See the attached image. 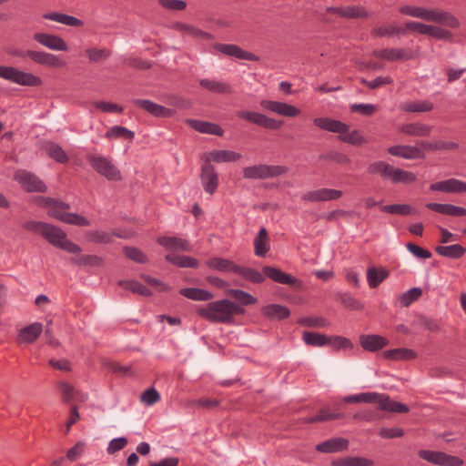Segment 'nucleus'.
<instances>
[{"label":"nucleus","mask_w":466,"mask_h":466,"mask_svg":"<svg viewBox=\"0 0 466 466\" xmlns=\"http://www.w3.org/2000/svg\"><path fill=\"white\" fill-rule=\"evenodd\" d=\"M70 262L78 267H101L104 260L96 255H82L77 258H71Z\"/></svg>","instance_id":"47"},{"label":"nucleus","mask_w":466,"mask_h":466,"mask_svg":"<svg viewBox=\"0 0 466 466\" xmlns=\"http://www.w3.org/2000/svg\"><path fill=\"white\" fill-rule=\"evenodd\" d=\"M238 117L246 120L251 124L257 125L258 127H264L269 130H278L279 129L283 124V120H278L272 117H269L262 113L248 111V110H240L237 112Z\"/></svg>","instance_id":"9"},{"label":"nucleus","mask_w":466,"mask_h":466,"mask_svg":"<svg viewBox=\"0 0 466 466\" xmlns=\"http://www.w3.org/2000/svg\"><path fill=\"white\" fill-rule=\"evenodd\" d=\"M390 343L389 339L383 336L376 334L361 335L360 336V344L363 350L374 352L378 351Z\"/></svg>","instance_id":"25"},{"label":"nucleus","mask_w":466,"mask_h":466,"mask_svg":"<svg viewBox=\"0 0 466 466\" xmlns=\"http://www.w3.org/2000/svg\"><path fill=\"white\" fill-rule=\"evenodd\" d=\"M430 189L431 191L461 194L466 192V182L457 178H449L431 184Z\"/></svg>","instance_id":"22"},{"label":"nucleus","mask_w":466,"mask_h":466,"mask_svg":"<svg viewBox=\"0 0 466 466\" xmlns=\"http://www.w3.org/2000/svg\"><path fill=\"white\" fill-rule=\"evenodd\" d=\"M419 145L420 147L430 151H445V150H456L459 148V144L452 141H442L438 140L434 142L420 141Z\"/></svg>","instance_id":"43"},{"label":"nucleus","mask_w":466,"mask_h":466,"mask_svg":"<svg viewBox=\"0 0 466 466\" xmlns=\"http://www.w3.org/2000/svg\"><path fill=\"white\" fill-rule=\"evenodd\" d=\"M269 250L268 236L267 229L262 227L258 234L254 238V253L256 256L263 258Z\"/></svg>","instance_id":"37"},{"label":"nucleus","mask_w":466,"mask_h":466,"mask_svg":"<svg viewBox=\"0 0 466 466\" xmlns=\"http://www.w3.org/2000/svg\"><path fill=\"white\" fill-rule=\"evenodd\" d=\"M342 191L332 188H319L309 191L302 196V200L309 202H320L339 199Z\"/></svg>","instance_id":"21"},{"label":"nucleus","mask_w":466,"mask_h":466,"mask_svg":"<svg viewBox=\"0 0 466 466\" xmlns=\"http://www.w3.org/2000/svg\"><path fill=\"white\" fill-rule=\"evenodd\" d=\"M435 252L444 258L451 259H459L466 253V248L461 244H453L450 246H438Z\"/></svg>","instance_id":"34"},{"label":"nucleus","mask_w":466,"mask_h":466,"mask_svg":"<svg viewBox=\"0 0 466 466\" xmlns=\"http://www.w3.org/2000/svg\"><path fill=\"white\" fill-rule=\"evenodd\" d=\"M62 222L79 227L90 226V221L87 218L76 213L66 212L65 216L63 217Z\"/></svg>","instance_id":"61"},{"label":"nucleus","mask_w":466,"mask_h":466,"mask_svg":"<svg viewBox=\"0 0 466 466\" xmlns=\"http://www.w3.org/2000/svg\"><path fill=\"white\" fill-rule=\"evenodd\" d=\"M370 16V13L362 5H347L344 18L356 19V18H367Z\"/></svg>","instance_id":"59"},{"label":"nucleus","mask_w":466,"mask_h":466,"mask_svg":"<svg viewBox=\"0 0 466 466\" xmlns=\"http://www.w3.org/2000/svg\"><path fill=\"white\" fill-rule=\"evenodd\" d=\"M27 54L28 57L37 65L55 68L64 67L66 65L65 60L52 53L27 50Z\"/></svg>","instance_id":"13"},{"label":"nucleus","mask_w":466,"mask_h":466,"mask_svg":"<svg viewBox=\"0 0 466 466\" xmlns=\"http://www.w3.org/2000/svg\"><path fill=\"white\" fill-rule=\"evenodd\" d=\"M302 339L307 345L312 347H322L329 343V336L317 332L304 331Z\"/></svg>","instance_id":"49"},{"label":"nucleus","mask_w":466,"mask_h":466,"mask_svg":"<svg viewBox=\"0 0 466 466\" xmlns=\"http://www.w3.org/2000/svg\"><path fill=\"white\" fill-rule=\"evenodd\" d=\"M342 413H330L327 410H320L316 416L309 417L305 420L308 423H315L319 421L333 420L343 418Z\"/></svg>","instance_id":"60"},{"label":"nucleus","mask_w":466,"mask_h":466,"mask_svg":"<svg viewBox=\"0 0 466 466\" xmlns=\"http://www.w3.org/2000/svg\"><path fill=\"white\" fill-rule=\"evenodd\" d=\"M132 103L156 117H170L174 110L165 107L148 99H133Z\"/></svg>","instance_id":"20"},{"label":"nucleus","mask_w":466,"mask_h":466,"mask_svg":"<svg viewBox=\"0 0 466 466\" xmlns=\"http://www.w3.org/2000/svg\"><path fill=\"white\" fill-rule=\"evenodd\" d=\"M44 201L45 206L48 208V215L60 221L63 220V217L70 208L68 204L52 198H46Z\"/></svg>","instance_id":"29"},{"label":"nucleus","mask_w":466,"mask_h":466,"mask_svg":"<svg viewBox=\"0 0 466 466\" xmlns=\"http://www.w3.org/2000/svg\"><path fill=\"white\" fill-rule=\"evenodd\" d=\"M332 466H373L370 459L358 456H349L332 461Z\"/></svg>","instance_id":"41"},{"label":"nucleus","mask_w":466,"mask_h":466,"mask_svg":"<svg viewBox=\"0 0 466 466\" xmlns=\"http://www.w3.org/2000/svg\"><path fill=\"white\" fill-rule=\"evenodd\" d=\"M119 286H121L123 289L127 290H130L133 293L149 297L152 295V292L150 289H148L145 285L142 283L137 281V280H120L118 282Z\"/></svg>","instance_id":"50"},{"label":"nucleus","mask_w":466,"mask_h":466,"mask_svg":"<svg viewBox=\"0 0 466 466\" xmlns=\"http://www.w3.org/2000/svg\"><path fill=\"white\" fill-rule=\"evenodd\" d=\"M14 179L25 191L29 193H44L47 189L46 184L36 175L25 169L15 171Z\"/></svg>","instance_id":"10"},{"label":"nucleus","mask_w":466,"mask_h":466,"mask_svg":"<svg viewBox=\"0 0 466 466\" xmlns=\"http://www.w3.org/2000/svg\"><path fill=\"white\" fill-rule=\"evenodd\" d=\"M213 161L217 163L235 162L241 158V155L232 150H214L210 153Z\"/></svg>","instance_id":"48"},{"label":"nucleus","mask_w":466,"mask_h":466,"mask_svg":"<svg viewBox=\"0 0 466 466\" xmlns=\"http://www.w3.org/2000/svg\"><path fill=\"white\" fill-rule=\"evenodd\" d=\"M213 49L218 53L229 57L256 62L259 60V57L255 54L246 51L234 44L217 43L213 45Z\"/></svg>","instance_id":"12"},{"label":"nucleus","mask_w":466,"mask_h":466,"mask_svg":"<svg viewBox=\"0 0 466 466\" xmlns=\"http://www.w3.org/2000/svg\"><path fill=\"white\" fill-rule=\"evenodd\" d=\"M339 139L344 143H348L353 146H360L366 142L365 138L356 129L350 132L347 131V133H342L340 136H339Z\"/></svg>","instance_id":"58"},{"label":"nucleus","mask_w":466,"mask_h":466,"mask_svg":"<svg viewBox=\"0 0 466 466\" xmlns=\"http://www.w3.org/2000/svg\"><path fill=\"white\" fill-rule=\"evenodd\" d=\"M187 124L194 128L195 130L204 133V134H211L217 136L223 135V129L220 126L217 124H213L210 122L197 120V119H188L187 120Z\"/></svg>","instance_id":"31"},{"label":"nucleus","mask_w":466,"mask_h":466,"mask_svg":"<svg viewBox=\"0 0 466 466\" xmlns=\"http://www.w3.org/2000/svg\"><path fill=\"white\" fill-rule=\"evenodd\" d=\"M432 130V127L421 123H409L400 127V131L414 137H428Z\"/></svg>","instance_id":"35"},{"label":"nucleus","mask_w":466,"mask_h":466,"mask_svg":"<svg viewBox=\"0 0 466 466\" xmlns=\"http://www.w3.org/2000/svg\"><path fill=\"white\" fill-rule=\"evenodd\" d=\"M86 53L90 62H99L108 58L112 54L111 50L106 48H88Z\"/></svg>","instance_id":"62"},{"label":"nucleus","mask_w":466,"mask_h":466,"mask_svg":"<svg viewBox=\"0 0 466 466\" xmlns=\"http://www.w3.org/2000/svg\"><path fill=\"white\" fill-rule=\"evenodd\" d=\"M199 85L203 88L217 94H231L233 92L232 86L222 81L204 78L199 81Z\"/></svg>","instance_id":"36"},{"label":"nucleus","mask_w":466,"mask_h":466,"mask_svg":"<svg viewBox=\"0 0 466 466\" xmlns=\"http://www.w3.org/2000/svg\"><path fill=\"white\" fill-rule=\"evenodd\" d=\"M289 171V167L280 165L259 164L243 168V177L247 179H266L282 176Z\"/></svg>","instance_id":"8"},{"label":"nucleus","mask_w":466,"mask_h":466,"mask_svg":"<svg viewBox=\"0 0 466 466\" xmlns=\"http://www.w3.org/2000/svg\"><path fill=\"white\" fill-rule=\"evenodd\" d=\"M33 39L41 46L53 51H67L66 41L57 35L37 32L33 35Z\"/></svg>","instance_id":"16"},{"label":"nucleus","mask_w":466,"mask_h":466,"mask_svg":"<svg viewBox=\"0 0 466 466\" xmlns=\"http://www.w3.org/2000/svg\"><path fill=\"white\" fill-rule=\"evenodd\" d=\"M400 13L427 22L441 24L451 28H457L460 25L459 20L450 12L442 9H430L417 5H403L399 9Z\"/></svg>","instance_id":"3"},{"label":"nucleus","mask_w":466,"mask_h":466,"mask_svg":"<svg viewBox=\"0 0 466 466\" xmlns=\"http://www.w3.org/2000/svg\"><path fill=\"white\" fill-rule=\"evenodd\" d=\"M260 106L264 110L276 113L282 116L295 117L300 114V110L296 106L275 100H261Z\"/></svg>","instance_id":"14"},{"label":"nucleus","mask_w":466,"mask_h":466,"mask_svg":"<svg viewBox=\"0 0 466 466\" xmlns=\"http://www.w3.org/2000/svg\"><path fill=\"white\" fill-rule=\"evenodd\" d=\"M370 35L374 37H386L405 35V29L398 25H380L372 28Z\"/></svg>","instance_id":"45"},{"label":"nucleus","mask_w":466,"mask_h":466,"mask_svg":"<svg viewBox=\"0 0 466 466\" xmlns=\"http://www.w3.org/2000/svg\"><path fill=\"white\" fill-rule=\"evenodd\" d=\"M46 150L48 157L58 163L65 164L69 160L66 153L58 144L50 142L46 145Z\"/></svg>","instance_id":"51"},{"label":"nucleus","mask_w":466,"mask_h":466,"mask_svg":"<svg viewBox=\"0 0 466 466\" xmlns=\"http://www.w3.org/2000/svg\"><path fill=\"white\" fill-rule=\"evenodd\" d=\"M170 28L177 31L181 34L182 36H188L193 39H206L212 40L214 39V35L208 32H205L192 25L183 23V22H175L170 25Z\"/></svg>","instance_id":"19"},{"label":"nucleus","mask_w":466,"mask_h":466,"mask_svg":"<svg viewBox=\"0 0 466 466\" xmlns=\"http://www.w3.org/2000/svg\"><path fill=\"white\" fill-rule=\"evenodd\" d=\"M422 294L420 288H412L404 292L400 297V303L403 307H408L416 301Z\"/></svg>","instance_id":"63"},{"label":"nucleus","mask_w":466,"mask_h":466,"mask_svg":"<svg viewBox=\"0 0 466 466\" xmlns=\"http://www.w3.org/2000/svg\"><path fill=\"white\" fill-rule=\"evenodd\" d=\"M373 56L389 62L407 61L414 57L413 52L406 48H382L376 49Z\"/></svg>","instance_id":"15"},{"label":"nucleus","mask_w":466,"mask_h":466,"mask_svg":"<svg viewBox=\"0 0 466 466\" xmlns=\"http://www.w3.org/2000/svg\"><path fill=\"white\" fill-rule=\"evenodd\" d=\"M416 179L417 177L414 173L401 169L400 167H395L392 183L411 184L415 182Z\"/></svg>","instance_id":"55"},{"label":"nucleus","mask_w":466,"mask_h":466,"mask_svg":"<svg viewBox=\"0 0 466 466\" xmlns=\"http://www.w3.org/2000/svg\"><path fill=\"white\" fill-rule=\"evenodd\" d=\"M426 208L442 215L451 217L466 216V208L452 204L427 203Z\"/></svg>","instance_id":"28"},{"label":"nucleus","mask_w":466,"mask_h":466,"mask_svg":"<svg viewBox=\"0 0 466 466\" xmlns=\"http://www.w3.org/2000/svg\"><path fill=\"white\" fill-rule=\"evenodd\" d=\"M157 242L167 249L191 250V247L186 239L177 237H160L157 238Z\"/></svg>","instance_id":"38"},{"label":"nucleus","mask_w":466,"mask_h":466,"mask_svg":"<svg viewBox=\"0 0 466 466\" xmlns=\"http://www.w3.org/2000/svg\"><path fill=\"white\" fill-rule=\"evenodd\" d=\"M200 179L204 190L209 195H213L218 187V175L209 161L202 166Z\"/></svg>","instance_id":"17"},{"label":"nucleus","mask_w":466,"mask_h":466,"mask_svg":"<svg viewBox=\"0 0 466 466\" xmlns=\"http://www.w3.org/2000/svg\"><path fill=\"white\" fill-rule=\"evenodd\" d=\"M381 210L389 214H396L400 216H408L415 212V209L409 204L386 205L381 207Z\"/></svg>","instance_id":"54"},{"label":"nucleus","mask_w":466,"mask_h":466,"mask_svg":"<svg viewBox=\"0 0 466 466\" xmlns=\"http://www.w3.org/2000/svg\"><path fill=\"white\" fill-rule=\"evenodd\" d=\"M42 237L51 245L71 254H79L82 248L67 238L66 233L60 228L46 223Z\"/></svg>","instance_id":"5"},{"label":"nucleus","mask_w":466,"mask_h":466,"mask_svg":"<svg viewBox=\"0 0 466 466\" xmlns=\"http://www.w3.org/2000/svg\"><path fill=\"white\" fill-rule=\"evenodd\" d=\"M43 18L46 20L55 21L68 26L79 27L84 25V22L75 16L59 13V12H50L43 15Z\"/></svg>","instance_id":"30"},{"label":"nucleus","mask_w":466,"mask_h":466,"mask_svg":"<svg viewBox=\"0 0 466 466\" xmlns=\"http://www.w3.org/2000/svg\"><path fill=\"white\" fill-rule=\"evenodd\" d=\"M388 276L389 272L382 268H377L375 267H370L367 269V280L371 289L377 288Z\"/></svg>","instance_id":"44"},{"label":"nucleus","mask_w":466,"mask_h":466,"mask_svg":"<svg viewBox=\"0 0 466 466\" xmlns=\"http://www.w3.org/2000/svg\"><path fill=\"white\" fill-rule=\"evenodd\" d=\"M433 108V104L430 101L409 102L402 106V109L406 112H430Z\"/></svg>","instance_id":"56"},{"label":"nucleus","mask_w":466,"mask_h":466,"mask_svg":"<svg viewBox=\"0 0 466 466\" xmlns=\"http://www.w3.org/2000/svg\"><path fill=\"white\" fill-rule=\"evenodd\" d=\"M86 159L92 168L107 180L120 181L122 179L121 171L113 163L110 157L102 155L88 154Z\"/></svg>","instance_id":"6"},{"label":"nucleus","mask_w":466,"mask_h":466,"mask_svg":"<svg viewBox=\"0 0 466 466\" xmlns=\"http://www.w3.org/2000/svg\"><path fill=\"white\" fill-rule=\"evenodd\" d=\"M384 358L392 360H410L417 358L415 350L407 348H398L383 351Z\"/></svg>","instance_id":"39"},{"label":"nucleus","mask_w":466,"mask_h":466,"mask_svg":"<svg viewBox=\"0 0 466 466\" xmlns=\"http://www.w3.org/2000/svg\"><path fill=\"white\" fill-rule=\"evenodd\" d=\"M418 455L420 459L440 466H461L463 464V460L460 457L442 451L420 450Z\"/></svg>","instance_id":"11"},{"label":"nucleus","mask_w":466,"mask_h":466,"mask_svg":"<svg viewBox=\"0 0 466 466\" xmlns=\"http://www.w3.org/2000/svg\"><path fill=\"white\" fill-rule=\"evenodd\" d=\"M105 137L108 139L124 138L127 140H133L135 137V133L125 127L114 126L106 131Z\"/></svg>","instance_id":"52"},{"label":"nucleus","mask_w":466,"mask_h":466,"mask_svg":"<svg viewBox=\"0 0 466 466\" xmlns=\"http://www.w3.org/2000/svg\"><path fill=\"white\" fill-rule=\"evenodd\" d=\"M42 331L43 325L40 322H34L19 330L17 342L21 344H31L38 339Z\"/></svg>","instance_id":"26"},{"label":"nucleus","mask_w":466,"mask_h":466,"mask_svg":"<svg viewBox=\"0 0 466 466\" xmlns=\"http://www.w3.org/2000/svg\"><path fill=\"white\" fill-rule=\"evenodd\" d=\"M261 313L270 320H282L289 317L290 310L280 304H268L261 308Z\"/></svg>","instance_id":"27"},{"label":"nucleus","mask_w":466,"mask_h":466,"mask_svg":"<svg viewBox=\"0 0 466 466\" xmlns=\"http://www.w3.org/2000/svg\"><path fill=\"white\" fill-rule=\"evenodd\" d=\"M0 77L24 86H39L42 79L32 73L21 71L14 66H0Z\"/></svg>","instance_id":"7"},{"label":"nucleus","mask_w":466,"mask_h":466,"mask_svg":"<svg viewBox=\"0 0 466 466\" xmlns=\"http://www.w3.org/2000/svg\"><path fill=\"white\" fill-rule=\"evenodd\" d=\"M262 271L263 273L252 268L238 265L236 274L241 276L244 279L254 284H260L264 282L265 277L279 284H286L296 287H299L301 284V281L295 277L287 274L275 267L265 266Z\"/></svg>","instance_id":"2"},{"label":"nucleus","mask_w":466,"mask_h":466,"mask_svg":"<svg viewBox=\"0 0 466 466\" xmlns=\"http://www.w3.org/2000/svg\"><path fill=\"white\" fill-rule=\"evenodd\" d=\"M343 400L347 403H374L377 404L378 408L381 410L395 413H407L410 410L406 404L392 400L389 395L378 392H363L349 395L344 397Z\"/></svg>","instance_id":"4"},{"label":"nucleus","mask_w":466,"mask_h":466,"mask_svg":"<svg viewBox=\"0 0 466 466\" xmlns=\"http://www.w3.org/2000/svg\"><path fill=\"white\" fill-rule=\"evenodd\" d=\"M179 293L192 300L208 301L213 299V294L206 289L198 288H185L180 289Z\"/></svg>","instance_id":"46"},{"label":"nucleus","mask_w":466,"mask_h":466,"mask_svg":"<svg viewBox=\"0 0 466 466\" xmlns=\"http://www.w3.org/2000/svg\"><path fill=\"white\" fill-rule=\"evenodd\" d=\"M166 260L172 263L178 268H198L199 262L198 259L192 257L184 255L167 254L165 257Z\"/></svg>","instance_id":"40"},{"label":"nucleus","mask_w":466,"mask_h":466,"mask_svg":"<svg viewBox=\"0 0 466 466\" xmlns=\"http://www.w3.org/2000/svg\"><path fill=\"white\" fill-rule=\"evenodd\" d=\"M338 297L342 305L350 310H361L364 308L361 301L355 299L350 293H339Z\"/></svg>","instance_id":"57"},{"label":"nucleus","mask_w":466,"mask_h":466,"mask_svg":"<svg viewBox=\"0 0 466 466\" xmlns=\"http://www.w3.org/2000/svg\"><path fill=\"white\" fill-rule=\"evenodd\" d=\"M228 295L238 301L242 306H249L257 303V299L248 292L241 289H229Z\"/></svg>","instance_id":"53"},{"label":"nucleus","mask_w":466,"mask_h":466,"mask_svg":"<svg viewBox=\"0 0 466 466\" xmlns=\"http://www.w3.org/2000/svg\"><path fill=\"white\" fill-rule=\"evenodd\" d=\"M124 253L129 259L137 263L145 264L147 261V256L137 248L126 247L124 248Z\"/></svg>","instance_id":"64"},{"label":"nucleus","mask_w":466,"mask_h":466,"mask_svg":"<svg viewBox=\"0 0 466 466\" xmlns=\"http://www.w3.org/2000/svg\"><path fill=\"white\" fill-rule=\"evenodd\" d=\"M422 147L415 146L398 145L388 148L389 154L404 159H422L425 157Z\"/></svg>","instance_id":"23"},{"label":"nucleus","mask_w":466,"mask_h":466,"mask_svg":"<svg viewBox=\"0 0 466 466\" xmlns=\"http://www.w3.org/2000/svg\"><path fill=\"white\" fill-rule=\"evenodd\" d=\"M350 441L342 437H334L328 439L316 445L317 451L321 453H338L349 450Z\"/></svg>","instance_id":"18"},{"label":"nucleus","mask_w":466,"mask_h":466,"mask_svg":"<svg viewBox=\"0 0 466 466\" xmlns=\"http://www.w3.org/2000/svg\"><path fill=\"white\" fill-rule=\"evenodd\" d=\"M207 267L213 270H218L221 272H234L236 273V269L238 265L234 263L232 260L218 257H214L207 260Z\"/></svg>","instance_id":"33"},{"label":"nucleus","mask_w":466,"mask_h":466,"mask_svg":"<svg viewBox=\"0 0 466 466\" xmlns=\"http://www.w3.org/2000/svg\"><path fill=\"white\" fill-rule=\"evenodd\" d=\"M313 123L319 128L337 133L339 136L350 130V127L347 124L329 117H317L313 120Z\"/></svg>","instance_id":"24"},{"label":"nucleus","mask_w":466,"mask_h":466,"mask_svg":"<svg viewBox=\"0 0 466 466\" xmlns=\"http://www.w3.org/2000/svg\"><path fill=\"white\" fill-rule=\"evenodd\" d=\"M196 311L209 322L231 324L235 315H243L246 310L241 305L229 299H221L199 306Z\"/></svg>","instance_id":"1"},{"label":"nucleus","mask_w":466,"mask_h":466,"mask_svg":"<svg viewBox=\"0 0 466 466\" xmlns=\"http://www.w3.org/2000/svg\"><path fill=\"white\" fill-rule=\"evenodd\" d=\"M121 237L112 232L104 230H90L86 232V238L87 241L96 244H108L114 240V237Z\"/></svg>","instance_id":"42"},{"label":"nucleus","mask_w":466,"mask_h":466,"mask_svg":"<svg viewBox=\"0 0 466 466\" xmlns=\"http://www.w3.org/2000/svg\"><path fill=\"white\" fill-rule=\"evenodd\" d=\"M395 167L385 162L376 161L368 167L370 174H379L383 179H389L392 182Z\"/></svg>","instance_id":"32"}]
</instances>
